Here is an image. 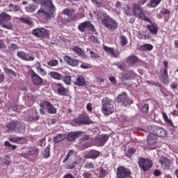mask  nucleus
I'll use <instances>...</instances> for the list:
<instances>
[{"label":"nucleus","instance_id":"f257e3e1","mask_svg":"<svg viewBox=\"0 0 178 178\" xmlns=\"http://www.w3.org/2000/svg\"><path fill=\"white\" fill-rule=\"evenodd\" d=\"M54 12H55V6L52 3V0H42L41 1V8L37 12V15L48 20V19H51L54 16Z\"/></svg>","mask_w":178,"mask_h":178},{"label":"nucleus","instance_id":"f03ea898","mask_svg":"<svg viewBox=\"0 0 178 178\" xmlns=\"http://www.w3.org/2000/svg\"><path fill=\"white\" fill-rule=\"evenodd\" d=\"M102 111L104 115H112L115 111V107L113 106V102L108 97H106L102 101Z\"/></svg>","mask_w":178,"mask_h":178},{"label":"nucleus","instance_id":"7ed1b4c3","mask_svg":"<svg viewBox=\"0 0 178 178\" xmlns=\"http://www.w3.org/2000/svg\"><path fill=\"white\" fill-rule=\"evenodd\" d=\"M10 20H12L10 15L6 13H0V24L1 27L7 29V30H12L13 26L10 24Z\"/></svg>","mask_w":178,"mask_h":178},{"label":"nucleus","instance_id":"20e7f679","mask_svg":"<svg viewBox=\"0 0 178 178\" xmlns=\"http://www.w3.org/2000/svg\"><path fill=\"white\" fill-rule=\"evenodd\" d=\"M102 23L108 30H111V31H115V30L118 29V22L108 16L105 17L104 19L102 20Z\"/></svg>","mask_w":178,"mask_h":178},{"label":"nucleus","instance_id":"39448f33","mask_svg":"<svg viewBox=\"0 0 178 178\" xmlns=\"http://www.w3.org/2000/svg\"><path fill=\"white\" fill-rule=\"evenodd\" d=\"M149 129L152 131L154 135L156 136V137H166V136H168L167 131L162 127L153 126L149 127Z\"/></svg>","mask_w":178,"mask_h":178},{"label":"nucleus","instance_id":"423d86ee","mask_svg":"<svg viewBox=\"0 0 178 178\" xmlns=\"http://www.w3.org/2000/svg\"><path fill=\"white\" fill-rule=\"evenodd\" d=\"M32 34L37 38H45L48 37L49 31L45 28H36L32 31Z\"/></svg>","mask_w":178,"mask_h":178},{"label":"nucleus","instance_id":"0eeeda50","mask_svg":"<svg viewBox=\"0 0 178 178\" xmlns=\"http://www.w3.org/2000/svg\"><path fill=\"white\" fill-rule=\"evenodd\" d=\"M17 56H18L19 59L25 60L26 62H33L35 59L34 54H28L23 51H17Z\"/></svg>","mask_w":178,"mask_h":178},{"label":"nucleus","instance_id":"6e6552de","mask_svg":"<svg viewBox=\"0 0 178 178\" xmlns=\"http://www.w3.org/2000/svg\"><path fill=\"white\" fill-rule=\"evenodd\" d=\"M131 172L124 167H119L117 169V178H131Z\"/></svg>","mask_w":178,"mask_h":178},{"label":"nucleus","instance_id":"1a4fd4ad","mask_svg":"<svg viewBox=\"0 0 178 178\" xmlns=\"http://www.w3.org/2000/svg\"><path fill=\"white\" fill-rule=\"evenodd\" d=\"M138 165L140 169H143L144 172H147V170H149L152 168V161L140 158L138 160Z\"/></svg>","mask_w":178,"mask_h":178},{"label":"nucleus","instance_id":"9d476101","mask_svg":"<svg viewBox=\"0 0 178 178\" xmlns=\"http://www.w3.org/2000/svg\"><path fill=\"white\" fill-rule=\"evenodd\" d=\"M117 102L122 104L124 106H127V105L133 104V100L127 97L126 92H122L118 95Z\"/></svg>","mask_w":178,"mask_h":178},{"label":"nucleus","instance_id":"9b49d317","mask_svg":"<svg viewBox=\"0 0 178 178\" xmlns=\"http://www.w3.org/2000/svg\"><path fill=\"white\" fill-rule=\"evenodd\" d=\"M40 108H45L48 113H50L51 115H55V113H56V108H55L49 102H42L40 103Z\"/></svg>","mask_w":178,"mask_h":178},{"label":"nucleus","instance_id":"f8f14e48","mask_svg":"<svg viewBox=\"0 0 178 178\" xmlns=\"http://www.w3.org/2000/svg\"><path fill=\"white\" fill-rule=\"evenodd\" d=\"M56 90L57 92V94L58 95L65 97V95H67V92H69V90L67 88H65L62 83H56L55 84Z\"/></svg>","mask_w":178,"mask_h":178},{"label":"nucleus","instance_id":"ddd939ff","mask_svg":"<svg viewBox=\"0 0 178 178\" xmlns=\"http://www.w3.org/2000/svg\"><path fill=\"white\" fill-rule=\"evenodd\" d=\"M132 10L134 16L138 17L139 19L143 18L145 15L143 12V8H141L138 4H134L132 6Z\"/></svg>","mask_w":178,"mask_h":178},{"label":"nucleus","instance_id":"4468645a","mask_svg":"<svg viewBox=\"0 0 178 178\" xmlns=\"http://www.w3.org/2000/svg\"><path fill=\"white\" fill-rule=\"evenodd\" d=\"M159 163L163 170H169L170 168V161L165 156H162L159 159Z\"/></svg>","mask_w":178,"mask_h":178},{"label":"nucleus","instance_id":"2eb2a0df","mask_svg":"<svg viewBox=\"0 0 178 178\" xmlns=\"http://www.w3.org/2000/svg\"><path fill=\"white\" fill-rule=\"evenodd\" d=\"M31 77L34 86H41V84H42V78H41V76L34 71L31 72Z\"/></svg>","mask_w":178,"mask_h":178},{"label":"nucleus","instance_id":"dca6fc26","mask_svg":"<svg viewBox=\"0 0 178 178\" xmlns=\"http://www.w3.org/2000/svg\"><path fill=\"white\" fill-rule=\"evenodd\" d=\"M72 83L74 86H79V87H84L86 85V79L82 76H72Z\"/></svg>","mask_w":178,"mask_h":178},{"label":"nucleus","instance_id":"f3484780","mask_svg":"<svg viewBox=\"0 0 178 178\" xmlns=\"http://www.w3.org/2000/svg\"><path fill=\"white\" fill-rule=\"evenodd\" d=\"M150 134L147 136V143L148 145H155L158 143V136L150 131Z\"/></svg>","mask_w":178,"mask_h":178},{"label":"nucleus","instance_id":"a211bd4d","mask_svg":"<svg viewBox=\"0 0 178 178\" xmlns=\"http://www.w3.org/2000/svg\"><path fill=\"white\" fill-rule=\"evenodd\" d=\"M74 122L78 124H88L90 123V118L88 115H80L74 120Z\"/></svg>","mask_w":178,"mask_h":178},{"label":"nucleus","instance_id":"6ab92c4d","mask_svg":"<svg viewBox=\"0 0 178 178\" xmlns=\"http://www.w3.org/2000/svg\"><path fill=\"white\" fill-rule=\"evenodd\" d=\"M108 138H109V136L108 135H99L96 138V143H97L98 145H100V147H103V145H105V143L108 141Z\"/></svg>","mask_w":178,"mask_h":178},{"label":"nucleus","instance_id":"aec40b11","mask_svg":"<svg viewBox=\"0 0 178 178\" xmlns=\"http://www.w3.org/2000/svg\"><path fill=\"white\" fill-rule=\"evenodd\" d=\"M80 136H83V131H72L67 134V139L68 141H73L78 137H80Z\"/></svg>","mask_w":178,"mask_h":178},{"label":"nucleus","instance_id":"412c9836","mask_svg":"<svg viewBox=\"0 0 178 178\" xmlns=\"http://www.w3.org/2000/svg\"><path fill=\"white\" fill-rule=\"evenodd\" d=\"M35 154H38V148L33 147L29 148L28 152L22 153L21 154V156H22V158H25L26 159H27L29 156L31 155H35Z\"/></svg>","mask_w":178,"mask_h":178},{"label":"nucleus","instance_id":"4be33fe9","mask_svg":"<svg viewBox=\"0 0 178 178\" xmlns=\"http://www.w3.org/2000/svg\"><path fill=\"white\" fill-rule=\"evenodd\" d=\"M99 156V152L98 150H90L86 155H85L86 159H96Z\"/></svg>","mask_w":178,"mask_h":178},{"label":"nucleus","instance_id":"5701e85b","mask_svg":"<svg viewBox=\"0 0 178 178\" xmlns=\"http://www.w3.org/2000/svg\"><path fill=\"white\" fill-rule=\"evenodd\" d=\"M147 28L152 35H156L158 34V25L156 24L151 23L150 24H147Z\"/></svg>","mask_w":178,"mask_h":178},{"label":"nucleus","instance_id":"b1692460","mask_svg":"<svg viewBox=\"0 0 178 178\" xmlns=\"http://www.w3.org/2000/svg\"><path fill=\"white\" fill-rule=\"evenodd\" d=\"M5 12H22V9L19 6H15L13 3H10L7 8L5 9Z\"/></svg>","mask_w":178,"mask_h":178},{"label":"nucleus","instance_id":"393cba45","mask_svg":"<svg viewBox=\"0 0 178 178\" xmlns=\"http://www.w3.org/2000/svg\"><path fill=\"white\" fill-rule=\"evenodd\" d=\"M64 60L66 62L67 65H70V66H77V60L72 58L69 56H65Z\"/></svg>","mask_w":178,"mask_h":178},{"label":"nucleus","instance_id":"a878e982","mask_svg":"<svg viewBox=\"0 0 178 178\" xmlns=\"http://www.w3.org/2000/svg\"><path fill=\"white\" fill-rule=\"evenodd\" d=\"M169 75L168 74V70H163V72L161 73V81L163 83V84H168L169 83Z\"/></svg>","mask_w":178,"mask_h":178},{"label":"nucleus","instance_id":"bb28decb","mask_svg":"<svg viewBox=\"0 0 178 178\" xmlns=\"http://www.w3.org/2000/svg\"><path fill=\"white\" fill-rule=\"evenodd\" d=\"M48 74L51 79H54V80H62V79H63V75L58 72L51 71L49 72Z\"/></svg>","mask_w":178,"mask_h":178},{"label":"nucleus","instance_id":"cd10ccee","mask_svg":"<svg viewBox=\"0 0 178 178\" xmlns=\"http://www.w3.org/2000/svg\"><path fill=\"white\" fill-rule=\"evenodd\" d=\"M134 77H136V73L134 72H127L122 75L123 80H133Z\"/></svg>","mask_w":178,"mask_h":178},{"label":"nucleus","instance_id":"c85d7f7f","mask_svg":"<svg viewBox=\"0 0 178 178\" xmlns=\"http://www.w3.org/2000/svg\"><path fill=\"white\" fill-rule=\"evenodd\" d=\"M76 155H77V152H76V151L74 149H70L63 161V163H65V162H66L70 158V156H76Z\"/></svg>","mask_w":178,"mask_h":178},{"label":"nucleus","instance_id":"c756f323","mask_svg":"<svg viewBox=\"0 0 178 178\" xmlns=\"http://www.w3.org/2000/svg\"><path fill=\"white\" fill-rule=\"evenodd\" d=\"M88 26H90V22H84L79 25L78 29L79 31L84 33L86 29H88Z\"/></svg>","mask_w":178,"mask_h":178},{"label":"nucleus","instance_id":"7c9ffc66","mask_svg":"<svg viewBox=\"0 0 178 178\" xmlns=\"http://www.w3.org/2000/svg\"><path fill=\"white\" fill-rule=\"evenodd\" d=\"M140 51L145 52L146 51H152L154 49V46L151 44H145L140 46Z\"/></svg>","mask_w":178,"mask_h":178},{"label":"nucleus","instance_id":"2f4dec72","mask_svg":"<svg viewBox=\"0 0 178 178\" xmlns=\"http://www.w3.org/2000/svg\"><path fill=\"white\" fill-rule=\"evenodd\" d=\"M65 138H66V134H60L54 138V143H60V141H63Z\"/></svg>","mask_w":178,"mask_h":178},{"label":"nucleus","instance_id":"473e14b6","mask_svg":"<svg viewBox=\"0 0 178 178\" xmlns=\"http://www.w3.org/2000/svg\"><path fill=\"white\" fill-rule=\"evenodd\" d=\"M127 63L129 66H133L136 62L138 60V58L136 56H131L127 58Z\"/></svg>","mask_w":178,"mask_h":178},{"label":"nucleus","instance_id":"72a5a7b5","mask_svg":"<svg viewBox=\"0 0 178 178\" xmlns=\"http://www.w3.org/2000/svg\"><path fill=\"white\" fill-rule=\"evenodd\" d=\"M20 22L22 23H24L25 24H28V26H31L33 24V21L29 17H22L20 18Z\"/></svg>","mask_w":178,"mask_h":178},{"label":"nucleus","instance_id":"f704fd0d","mask_svg":"<svg viewBox=\"0 0 178 178\" xmlns=\"http://www.w3.org/2000/svg\"><path fill=\"white\" fill-rule=\"evenodd\" d=\"M38 6L37 3L29 4L28 6L26 7V12L31 13V12H34L35 9H37Z\"/></svg>","mask_w":178,"mask_h":178},{"label":"nucleus","instance_id":"c9c22d12","mask_svg":"<svg viewBox=\"0 0 178 178\" xmlns=\"http://www.w3.org/2000/svg\"><path fill=\"white\" fill-rule=\"evenodd\" d=\"M72 51L75 52L76 55H78L79 56H81V58L84 57V53L83 52V50H81V48L79 47H74L72 49Z\"/></svg>","mask_w":178,"mask_h":178},{"label":"nucleus","instance_id":"e433bc0d","mask_svg":"<svg viewBox=\"0 0 178 178\" xmlns=\"http://www.w3.org/2000/svg\"><path fill=\"white\" fill-rule=\"evenodd\" d=\"M17 122H11L7 124L6 127L8 129V131H15V126Z\"/></svg>","mask_w":178,"mask_h":178},{"label":"nucleus","instance_id":"4c0bfd02","mask_svg":"<svg viewBox=\"0 0 178 178\" xmlns=\"http://www.w3.org/2000/svg\"><path fill=\"white\" fill-rule=\"evenodd\" d=\"M63 15H66L68 17H72L73 16V13H74V10L73 9L65 8L62 12Z\"/></svg>","mask_w":178,"mask_h":178},{"label":"nucleus","instance_id":"58836bf2","mask_svg":"<svg viewBox=\"0 0 178 178\" xmlns=\"http://www.w3.org/2000/svg\"><path fill=\"white\" fill-rule=\"evenodd\" d=\"M3 70L5 73H6L7 74H9V76H13V77H16V72H15L13 70L5 67H3Z\"/></svg>","mask_w":178,"mask_h":178},{"label":"nucleus","instance_id":"ea45409f","mask_svg":"<svg viewBox=\"0 0 178 178\" xmlns=\"http://www.w3.org/2000/svg\"><path fill=\"white\" fill-rule=\"evenodd\" d=\"M51 155V146L48 145L43 151L44 158H49Z\"/></svg>","mask_w":178,"mask_h":178},{"label":"nucleus","instance_id":"a19ab883","mask_svg":"<svg viewBox=\"0 0 178 178\" xmlns=\"http://www.w3.org/2000/svg\"><path fill=\"white\" fill-rule=\"evenodd\" d=\"M63 81L67 86H70L72 81H73V76L70 77V76H65L63 79Z\"/></svg>","mask_w":178,"mask_h":178},{"label":"nucleus","instance_id":"79ce46f5","mask_svg":"<svg viewBox=\"0 0 178 178\" xmlns=\"http://www.w3.org/2000/svg\"><path fill=\"white\" fill-rule=\"evenodd\" d=\"M161 1L162 0H151L149 6L151 8H156V6H158Z\"/></svg>","mask_w":178,"mask_h":178},{"label":"nucleus","instance_id":"37998d69","mask_svg":"<svg viewBox=\"0 0 178 178\" xmlns=\"http://www.w3.org/2000/svg\"><path fill=\"white\" fill-rule=\"evenodd\" d=\"M120 45H122V47H124V45H127L128 41L126 36L123 35H120Z\"/></svg>","mask_w":178,"mask_h":178},{"label":"nucleus","instance_id":"c03bdc74","mask_svg":"<svg viewBox=\"0 0 178 178\" xmlns=\"http://www.w3.org/2000/svg\"><path fill=\"white\" fill-rule=\"evenodd\" d=\"M134 154H136V149L131 148L129 149L127 152H125L126 156H128V158H131V155Z\"/></svg>","mask_w":178,"mask_h":178},{"label":"nucleus","instance_id":"a18cd8bd","mask_svg":"<svg viewBox=\"0 0 178 178\" xmlns=\"http://www.w3.org/2000/svg\"><path fill=\"white\" fill-rule=\"evenodd\" d=\"M92 2L97 8H101L103 2H105V0H92Z\"/></svg>","mask_w":178,"mask_h":178},{"label":"nucleus","instance_id":"49530a36","mask_svg":"<svg viewBox=\"0 0 178 178\" xmlns=\"http://www.w3.org/2000/svg\"><path fill=\"white\" fill-rule=\"evenodd\" d=\"M40 119V116L35 115V116L27 117L26 118V122H37Z\"/></svg>","mask_w":178,"mask_h":178},{"label":"nucleus","instance_id":"de8ad7c7","mask_svg":"<svg viewBox=\"0 0 178 178\" xmlns=\"http://www.w3.org/2000/svg\"><path fill=\"white\" fill-rule=\"evenodd\" d=\"M124 10V15H127V16H130V15H131V8H130V6L125 5Z\"/></svg>","mask_w":178,"mask_h":178},{"label":"nucleus","instance_id":"09e8293b","mask_svg":"<svg viewBox=\"0 0 178 178\" xmlns=\"http://www.w3.org/2000/svg\"><path fill=\"white\" fill-rule=\"evenodd\" d=\"M9 141L10 143H17L19 141H22L23 140V138L22 137H12V138H8Z\"/></svg>","mask_w":178,"mask_h":178},{"label":"nucleus","instance_id":"8fccbe9b","mask_svg":"<svg viewBox=\"0 0 178 178\" xmlns=\"http://www.w3.org/2000/svg\"><path fill=\"white\" fill-rule=\"evenodd\" d=\"M58 64H59V61H58V60H51L47 62L48 66H50L51 67H54V66H58Z\"/></svg>","mask_w":178,"mask_h":178},{"label":"nucleus","instance_id":"3c124183","mask_svg":"<svg viewBox=\"0 0 178 178\" xmlns=\"http://www.w3.org/2000/svg\"><path fill=\"white\" fill-rule=\"evenodd\" d=\"M138 38L140 40H147V39L149 38H148V36H147V34L145 33V31H144L139 32Z\"/></svg>","mask_w":178,"mask_h":178},{"label":"nucleus","instance_id":"603ef678","mask_svg":"<svg viewBox=\"0 0 178 178\" xmlns=\"http://www.w3.org/2000/svg\"><path fill=\"white\" fill-rule=\"evenodd\" d=\"M15 133H19L22 129H23V125H22V123L17 122L15 124Z\"/></svg>","mask_w":178,"mask_h":178},{"label":"nucleus","instance_id":"864d4df0","mask_svg":"<svg viewBox=\"0 0 178 178\" xmlns=\"http://www.w3.org/2000/svg\"><path fill=\"white\" fill-rule=\"evenodd\" d=\"M9 51H17L19 49V46L15 43H11L8 45Z\"/></svg>","mask_w":178,"mask_h":178},{"label":"nucleus","instance_id":"5fc2aeb1","mask_svg":"<svg viewBox=\"0 0 178 178\" xmlns=\"http://www.w3.org/2000/svg\"><path fill=\"white\" fill-rule=\"evenodd\" d=\"M149 109V106L148 104H144L141 108L140 111L143 112V113H148V111Z\"/></svg>","mask_w":178,"mask_h":178},{"label":"nucleus","instance_id":"6e6d98bb","mask_svg":"<svg viewBox=\"0 0 178 178\" xmlns=\"http://www.w3.org/2000/svg\"><path fill=\"white\" fill-rule=\"evenodd\" d=\"M160 91L161 92H162L163 97H165V98L168 97V92L165 88L160 86Z\"/></svg>","mask_w":178,"mask_h":178},{"label":"nucleus","instance_id":"4d7b16f0","mask_svg":"<svg viewBox=\"0 0 178 178\" xmlns=\"http://www.w3.org/2000/svg\"><path fill=\"white\" fill-rule=\"evenodd\" d=\"M4 145L6 147H11V149H13V150H15V149H16V148H17V146L10 144V143H9V141H6L4 143Z\"/></svg>","mask_w":178,"mask_h":178},{"label":"nucleus","instance_id":"13d9d810","mask_svg":"<svg viewBox=\"0 0 178 178\" xmlns=\"http://www.w3.org/2000/svg\"><path fill=\"white\" fill-rule=\"evenodd\" d=\"M104 50L107 52V54H112V52H113V48L108 47L107 46H104Z\"/></svg>","mask_w":178,"mask_h":178},{"label":"nucleus","instance_id":"bf43d9fd","mask_svg":"<svg viewBox=\"0 0 178 178\" xmlns=\"http://www.w3.org/2000/svg\"><path fill=\"white\" fill-rule=\"evenodd\" d=\"M111 55L114 58H119V55H120V51H119L118 50H115V49H113V52H111Z\"/></svg>","mask_w":178,"mask_h":178},{"label":"nucleus","instance_id":"052dcab7","mask_svg":"<svg viewBox=\"0 0 178 178\" xmlns=\"http://www.w3.org/2000/svg\"><path fill=\"white\" fill-rule=\"evenodd\" d=\"M90 42H92L93 44H97L98 42V39L95 38L94 35H91L89 38Z\"/></svg>","mask_w":178,"mask_h":178},{"label":"nucleus","instance_id":"680f3d73","mask_svg":"<svg viewBox=\"0 0 178 178\" xmlns=\"http://www.w3.org/2000/svg\"><path fill=\"white\" fill-rule=\"evenodd\" d=\"M106 175V170L102 168L99 172V177L104 178V177H105Z\"/></svg>","mask_w":178,"mask_h":178},{"label":"nucleus","instance_id":"e2e57ef3","mask_svg":"<svg viewBox=\"0 0 178 178\" xmlns=\"http://www.w3.org/2000/svg\"><path fill=\"white\" fill-rule=\"evenodd\" d=\"M86 169H94V163H91V162H88L86 164Z\"/></svg>","mask_w":178,"mask_h":178},{"label":"nucleus","instance_id":"0e129e2a","mask_svg":"<svg viewBox=\"0 0 178 178\" xmlns=\"http://www.w3.org/2000/svg\"><path fill=\"white\" fill-rule=\"evenodd\" d=\"M38 73H39V74H40L41 76H42L43 77L47 76V71L44 70V69L41 68L40 70H39L38 71Z\"/></svg>","mask_w":178,"mask_h":178},{"label":"nucleus","instance_id":"69168bd1","mask_svg":"<svg viewBox=\"0 0 178 178\" xmlns=\"http://www.w3.org/2000/svg\"><path fill=\"white\" fill-rule=\"evenodd\" d=\"M90 58H99V54L95 53V51H90Z\"/></svg>","mask_w":178,"mask_h":178},{"label":"nucleus","instance_id":"338daca9","mask_svg":"<svg viewBox=\"0 0 178 178\" xmlns=\"http://www.w3.org/2000/svg\"><path fill=\"white\" fill-rule=\"evenodd\" d=\"M74 163H68V164L66 165V169L70 170L74 168Z\"/></svg>","mask_w":178,"mask_h":178},{"label":"nucleus","instance_id":"774afa93","mask_svg":"<svg viewBox=\"0 0 178 178\" xmlns=\"http://www.w3.org/2000/svg\"><path fill=\"white\" fill-rule=\"evenodd\" d=\"M35 67L37 72H38L40 69H42V67H41V63H40L38 61L35 63Z\"/></svg>","mask_w":178,"mask_h":178}]
</instances>
